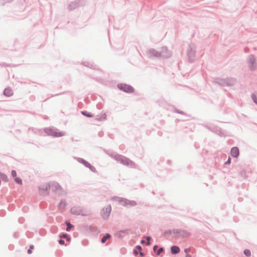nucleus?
<instances>
[{
    "label": "nucleus",
    "mask_w": 257,
    "mask_h": 257,
    "mask_svg": "<svg viewBox=\"0 0 257 257\" xmlns=\"http://www.w3.org/2000/svg\"><path fill=\"white\" fill-rule=\"evenodd\" d=\"M150 239H151V238L150 237H147V239L148 241L146 243L147 245H150V242L149 241Z\"/></svg>",
    "instance_id": "20"
},
{
    "label": "nucleus",
    "mask_w": 257,
    "mask_h": 257,
    "mask_svg": "<svg viewBox=\"0 0 257 257\" xmlns=\"http://www.w3.org/2000/svg\"><path fill=\"white\" fill-rule=\"evenodd\" d=\"M82 113L87 117H92V115L90 113H87L86 112H82Z\"/></svg>",
    "instance_id": "15"
},
{
    "label": "nucleus",
    "mask_w": 257,
    "mask_h": 257,
    "mask_svg": "<svg viewBox=\"0 0 257 257\" xmlns=\"http://www.w3.org/2000/svg\"><path fill=\"white\" fill-rule=\"evenodd\" d=\"M171 251L172 254H176L180 252V248L177 246H173L171 248Z\"/></svg>",
    "instance_id": "7"
},
{
    "label": "nucleus",
    "mask_w": 257,
    "mask_h": 257,
    "mask_svg": "<svg viewBox=\"0 0 257 257\" xmlns=\"http://www.w3.org/2000/svg\"><path fill=\"white\" fill-rule=\"evenodd\" d=\"M15 181H16V182L19 184H22V180L20 178H18V177H16L15 178Z\"/></svg>",
    "instance_id": "12"
},
{
    "label": "nucleus",
    "mask_w": 257,
    "mask_h": 257,
    "mask_svg": "<svg viewBox=\"0 0 257 257\" xmlns=\"http://www.w3.org/2000/svg\"><path fill=\"white\" fill-rule=\"evenodd\" d=\"M66 224H67L66 230L67 231H69L71 229V228L73 227V226L70 223H67Z\"/></svg>",
    "instance_id": "14"
},
{
    "label": "nucleus",
    "mask_w": 257,
    "mask_h": 257,
    "mask_svg": "<svg viewBox=\"0 0 257 257\" xmlns=\"http://www.w3.org/2000/svg\"><path fill=\"white\" fill-rule=\"evenodd\" d=\"M158 248V246L157 245H155L153 247V250L154 251H155L156 250V249H157Z\"/></svg>",
    "instance_id": "24"
},
{
    "label": "nucleus",
    "mask_w": 257,
    "mask_h": 257,
    "mask_svg": "<svg viewBox=\"0 0 257 257\" xmlns=\"http://www.w3.org/2000/svg\"><path fill=\"white\" fill-rule=\"evenodd\" d=\"M71 211L73 212V209H71Z\"/></svg>",
    "instance_id": "28"
},
{
    "label": "nucleus",
    "mask_w": 257,
    "mask_h": 257,
    "mask_svg": "<svg viewBox=\"0 0 257 257\" xmlns=\"http://www.w3.org/2000/svg\"><path fill=\"white\" fill-rule=\"evenodd\" d=\"M186 256V257H191V255H190L189 254H187Z\"/></svg>",
    "instance_id": "25"
},
{
    "label": "nucleus",
    "mask_w": 257,
    "mask_h": 257,
    "mask_svg": "<svg viewBox=\"0 0 257 257\" xmlns=\"http://www.w3.org/2000/svg\"><path fill=\"white\" fill-rule=\"evenodd\" d=\"M117 87L127 93H132L134 91V89L133 87H132L131 86L125 84H119L117 85Z\"/></svg>",
    "instance_id": "2"
},
{
    "label": "nucleus",
    "mask_w": 257,
    "mask_h": 257,
    "mask_svg": "<svg viewBox=\"0 0 257 257\" xmlns=\"http://www.w3.org/2000/svg\"><path fill=\"white\" fill-rule=\"evenodd\" d=\"M255 62V59L253 56H251L249 58V64L250 65V67L251 69H253L254 68L253 67V65Z\"/></svg>",
    "instance_id": "9"
},
{
    "label": "nucleus",
    "mask_w": 257,
    "mask_h": 257,
    "mask_svg": "<svg viewBox=\"0 0 257 257\" xmlns=\"http://www.w3.org/2000/svg\"><path fill=\"white\" fill-rule=\"evenodd\" d=\"M231 159L229 158L227 160V161L225 162L226 164H229L230 163Z\"/></svg>",
    "instance_id": "21"
},
{
    "label": "nucleus",
    "mask_w": 257,
    "mask_h": 257,
    "mask_svg": "<svg viewBox=\"0 0 257 257\" xmlns=\"http://www.w3.org/2000/svg\"><path fill=\"white\" fill-rule=\"evenodd\" d=\"M111 210V207L110 205L104 207L101 212L102 217L103 218H107L109 216Z\"/></svg>",
    "instance_id": "3"
},
{
    "label": "nucleus",
    "mask_w": 257,
    "mask_h": 257,
    "mask_svg": "<svg viewBox=\"0 0 257 257\" xmlns=\"http://www.w3.org/2000/svg\"><path fill=\"white\" fill-rule=\"evenodd\" d=\"M12 175L14 178L17 177V173L15 170L12 171Z\"/></svg>",
    "instance_id": "17"
},
{
    "label": "nucleus",
    "mask_w": 257,
    "mask_h": 257,
    "mask_svg": "<svg viewBox=\"0 0 257 257\" xmlns=\"http://www.w3.org/2000/svg\"><path fill=\"white\" fill-rule=\"evenodd\" d=\"M137 250H134V253L136 254H137L139 252H140L141 256L143 257L144 256V254L141 251L142 250V247L138 245L137 246Z\"/></svg>",
    "instance_id": "8"
},
{
    "label": "nucleus",
    "mask_w": 257,
    "mask_h": 257,
    "mask_svg": "<svg viewBox=\"0 0 257 257\" xmlns=\"http://www.w3.org/2000/svg\"><path fill=\"white\" fill-rule=\"evenodd\" d=\"M59 242L60 244H64V241L63 240H62V239H60L59 241Z\"/></svg>",
    "instance_id": "22"
},
{
    "label": "nucleus",
    "mask_w": 257,
    "mask_h": 257,
    "mask_svg": "<svg viewBox=\"0 0 257 257\" xmlns=\"http://www.w3.org/2000/svg\"><path fill=\"white\" fill-rule=\"evenodd\" d=\"M46 132L48 135L55 137H59L64 135L63 133L52 129H47Z\"/></svg>",
    "instance_id": "4"
},
{
    "label": "nucleus",
    "mask_w": 257,
    "mask_h": 257,
    "mask_svg": "<svg viewBox=\"0 0 257 257\" xmlns=\"http://www.w3.org/2000/svg\"><path fill=\"white\" fill-rule=\"evenodd\" d=\"M144 242V241L143 240H142L141 241V242H142V243H143Z\"/></svg>",
    "instance_id": "27"
},
{
    "label": "nucleus",
    "mask_w": 257,
    "mask_h": 257,
    "mask_svg": "<svg viewBox=\"0 0 257 257\" xmlns=\"http://www.w3.org/2000/svg\"><path fill=\"white\" fill-rule=\"evenodd\" d=\"M13 93L12 90L9 88L5 89L4 92V95L8 97L12 96Z\"/></svg>",
    "instance_id": "6"
},
{
    "label": "nucleus",
    "mask_w": 257,
    "mask_h": 257,
    "mask_svg": "<svg viewBox=\"0 0 257 257\" xmlns=\"http://www.w3.org/2000/svg\"><path fill=\"white\" fill-rule=\"evenodd\" d=\"M63 237H64V238H66V237H67V235H66V234H64V235H63Z\"/></svg>",
    "instance_id": "26"
},
{
    "label": "nucleus",
    "mask_w": 257,
    "mask_h": 257,
    "mask_svg": "<svg viewBox=\"0 0 257 257\" xmlns=\"http://www.w3.org/2000/svg\"><path fill=\"white\" fill-rule=\"evenodd\" d=\"M230 153L234 158H237L239 155V150L237 147H233L231 149Z\"/></svg>",
    "instance_id": "5"
},
{
    "label": "nucleus",
    "mask_w": 257,
    "mask_h": 257,
    "mask_svg": "<svg viewBox=\"0 0 257 257\" xmlns=\"http://www.w3.org/2000/svg\"><path fill=\"white\" fill-rule=\"evenodd\" d=\"M163 251V248H160L157 251V254L159 255Z\"/></svg>",
    "instance_id": "19"
},
{
    "label": "nucleus",
    "mask_w": 257,
    "mask_h": 257,
    "mask_svg": "<svg viewBox=\"0 0 257 257\" xmlns=\"http://www.w3.org/2000/svg\"><path fill=\"white\" fill-rule=\"evenodd\" d=\"M252 98L254 102L257 104V97H256V96L255 95H252Z\"/></svg>",
    "instance_id": "18"
},
{
    "label": "nucleus",
    "mask_w": 257,
    "mask_h": 257,
    "mask_svg": "<svg viewBox=\"0 0 257 257\" xmlns=\"http://www.w3.org/2000/svg\"><path fill=\"white\" fill-rule=\"evenodd\" d=\"M110 237V235L109 234H106L105 236H104L101 239V242L104 243L107 239Z\"/></svg>",
    "instance_id": "10"
},
{
    "label": "nucleus",
    "mask_w": 257,
    "mask_h": 257,
    "mask_svg": "<svg viewBox=\"0 0 257 257\" xmlns=\"http://www.w3.org/2000/svg\"><path fill=\"white\" fill-rule=\"evenodd\" d=\"M244 254L247 256H250L251 255V252L249 250L245 249L244 251Z\"/></svg>",
    "instance_id": "13"
},
{
    "label": "nucleus",
    "mask_w": 257,
    "mask_h": 257,
    "mask_svg": "<svg viewBox=\"0 0 257 257\" xmlns=\"http://www.w3.org/2000/svg\"><path fill=\"white\" fill-rule=\"evenodd\" d=\"M34 248V246L33 245H30V248L28 250V253L29 254H31L32 253V250Z\"/></svg>",
    "instance_id": "16"
},
{
    "label": "nucleus",
    "mask_w": 257,
    "mask_h": 257,
    "mask_svg": "<svg viewBox=\"0 0 257 257\" xmlns=\"http://www.w3.org/2000/svg\"><path fill=\"white\" fill-rule=\"evenodd\" d=\"M182 235L184 237H188L190 235V233L187 231L183 230V231H182Z\"/></svg>",
    "instance_id": "11"
},
{
    "label": "nucleus",
    "mask_w": 257,
    "mask_h": 257,
    "mask_svg": "<svg viewBox=\"0 0 257 257\" xmlns=\"http://www.w3.org/2000/svg\"><path fill=\"white\" fill-rule=\"evenodd\" d=\"M184 251L185 252L188 253V252L190 251V249L189 248H185Z\"/></svg>",
    "instance_id": "23"
},
{
    "label": "nucleus",
    "mask_w": 257,
    "mask_h": 257,
    "mask_svg": "<svg viewBox=\"0 0 257 257\" xmlns=\"http://www.w3.org/2000/svg\"><path fill=\"white\" fill-rule=\"evenodd\" d=\"M50 188H51L52 190L54 191H56L62 189L59 184L56 182L53 183L51 185L46 184L44 185L42 188H40V189L48 191Z\"/></svg>",
    "instance_id": "1"
}]
</instances>
